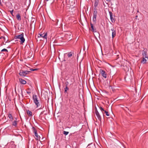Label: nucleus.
Wrapping results in <instances>:
<instances>
[{"mask_svg": "<svg viewBox=\"0 0 148 148\" xmlns=\"http://www.w3.org/2000/svg\"><path fill=\"white\" fill-rule=\"evenodd\" d=\"M12 14V16H14V15H13V13H12V14Z\"/></svg>", "mask_w": 148, "mask_h": 148, "instance_id": "obj_34", "label": "nucleus"}, {"mask_svg": "<svg viewBox=\"0 0 148 148\" xmlns=\"http://www.w3.org/2000/svg\"><path fill=\"white\" fill-rule=\"evenodd\" d=\"M32 130L33 132L34 133V134L37 133V130L34 127H32Z\"/></svg>", "mask_w": 148, "mask_h": 148, "instance_id": "obj_19", "label": "nucleus"}, {"mask_svg": "<svg viewBox=\"0 0 148 148\" xmlns=\"http://www.w3.org/2000/svg\"><path fill=\"white\" fill-rule=\"evenodd\" d=\"M104 112L106 113V116H109V114L108 112L106 111V110L104 111Z\"/></svg>", "mask_w": 148, "mask_h": 148, "instance_id": "obj_25", "label": "nucleus"}, {"mask_svg": "<svg viewBox=\"0 0 148 148\" xmlns=\"http://www.w3.org/2000/svg\"><path fill=\"white\" fill-rule=\"evenodd\" d=\"M17 121L16 120L14 121L12 123V125L16 127L17 126Z\"/></svg>", "mask_w": 148, "mask_h": 148, "instance_id": "obj_17", "label": "nucleus"}, {"mask_svg": "<svg viewBox=\"0 0 148 148\" xmlns=\"http://www.w3.org/2000/svg\"><path fill=\"white\" fill-rule=\"evenodd\" d=\"M27 114L29 116H32V112L30 110H28L27 111Z\"/></svg>", "mask_w": 148, "mask_h": 148, "instance_id": "obj_16", "label": "nucleus"}, {"mask_svg": "<svg viewBox=\"0 0 148 148\" xmlns=\"http://www.w3.org/2000/svg\"><path fill=\"white\" fill-rule=\"evenodd\" d=\"M15 39H18L20 40V43L23 44L24 42L25 39L24 37V33H22L21 34L16 36L15 37Z\"/></svg>", "mask_w": 148, "mask_h": 148, "instance_id": "obj_3", "label": "nucleus"}, {"mask_svg": "<svg viewBox=\"0 0 148 148\" xmlns=\"http://www.w3.org/2000/svg\"><path fill=\"white\" fill-rule=\"evenodd\" d=\"M111 30L112 31V37L113 38L116 35V30L114 28H113L111 29Z\"/></svg>", "mask_w": 148, "mask_h": 148, "instance_id": "obj_9", "label": "nucleus"}, {"mask_svg": "<svg viewBox=\"0 0 148 148\" xmlns=\"http://www.w3.org/2000/svg\"><path fill=\"white\" fill-rule=\"evenodd\" d=\"M16 18L18 20V21H20L21 20V16L20 15V14H18L16 15Z\"/></svg>", "mask_w": 148, "mask_h": 148, "instance_id": "obj_13", "label": "nucleus"}, {"mask_svg": "<svg viewBox=\"0 0 148 148\" xmlns=\"http://www.w3.org/2000/svg\"><path fill=\"white\" fill-rule=\"evenodd\" d=\"M100 109L101 111H102V112L103 114V111H104H104H105V110H104V109L102 108L101 107L100 108Z\"/></svg>", "mask_w": 148, "mask_h": 148, "instance_id": "obj_26", "label": "nucleus"}, {"mask_svg": "<svg viewBox=\"0 0 148 148\" xmlns=\"http://www.w3.org/2000/svg\"><path fill=\"white\" fill-rule=\"evenodd\" d=\"M1 51L2 52H3V51H7V52H8V50L6 49H3Z\"/></svg>", "mask_w": 148, "mask_h": 148, "instance_id": "obj_27", "label": "nucleus"}, {"mask_svg": "<svg viewBox=\"0 0 148 148\" xmlns=\"http://www.w3.org/2000/svg\"><path fill=\"white\" fill-rule=\"evenodd\" d=\"M97 13V8H95L94 9L92 21L95 23H96Z\"/></svg>", "mask_w": 148, "mask_h": 148, "instance_id": "obj_4", "label": "nucleus"}, {"mask_svg": "<svg viewBox=\"0 0 148 148\" xmlns=\"http://www.w3.org/2000/svg\"><path fill=\"white\" fill-rule=\"evenodd\" d=\"M69 89V88L67 86H66L65 88H64V93H66L67 92V91Z\"/></svg>", "mask_w": 148, "mask_h": 148, "instance_id": "obj_21", "label": "nucleus"}, {"mask_svg": "<svg viewBox=\"0 0 148 148\" xmlns=\"http://www.w3.org/2000/svg\"><path fill=\"white\" fill-rule=\"evenodd\" d=\"M46 1H49V0H45Z\"/></svg>", "mask_w": 148, "mask_h": 148, "instance_id": "obj_35", "label": "nucleus"}, {"mask_svg": "<svg viewBox=\"0 0 148 148\" xmlns=\"http://www.w3.org/2000/svg\"><path fill=\"white\" fill-rule=\"evenodd\" d=\"M19 81L21 84H25L26 83V82L25 80L21 78L19 79Z\"/></svg>", "mask_w": 148, "mask_h": 148, "instance_id": "obj_11", "label": "nucleus"}, {"mask_svg": "<svg viewBox=\"0 0 148 148\" xmlns=\"http://www.w3.org/2000/svg\"><path fill=\"white\" fill-rule=\"evenodd\" d=\"M91 27L92 30V31L94 32H96V28H94L93 25V24L92 23H90Z\"/></svg>", "mask_w": 148, "mask_h": 148, "instance_id": "obj_14", "label": "nucleus"}, {"mask_svg": "<svg viewBox=\"0 0 148 148\" xmlns=\"http://www.w3.org/2000/svg\"><path fill=\"white\" fill-rule=\"evenodd\" d=\"M148 131V130L146 132H147Z\"/></svg>", "mask_w": 148, "mask_h": 148, "instance_id": "obj_36", "label": "nucleus"}, {"mask_svg": "<svg viewBox=\"0 0 148 148\" xmlns=\"http://www.w3.org/2000/svg\"><path fill=\"white\" fill-rule=\"evenodd\" d=\"M99 72L102 76L104 78H107V73L105 71L101 69H100V70Z\"/></svg>", "mask_w": 148, "mask_h": 148, "instance_id": "obj_6", "label": "nucleus"}, {"mask_svg": "<svg viewBox=\"0 0 148 148\" xmlns=\"http://www.w3.org/2000/svg\"><path fill=\"white\" fill-rule=\"evenodd\" d=\"M47 33H44L42 34H39L38 35V37H41L46 39H47Z\"/></svg>", "mask_w": 148, "mask_h": 148, "instance_id": "obj_7", "label": "nucleus"}, {"mask_svg": "<svg viewBox=\"0 0 148 148\" xmlns=\"http://www.w3.org/2000/svg\"><path fill=\"white\" fill-rule=\"evenodd\" d=\"M137 17H138V16L136 15V16L135 17V18L136 19H137Z\"/></svg>", "mask_w": 148, "mask_h": 148, "instance_id": "obj_33", "label": "nucleus"}, {"mask_svg": "<svg viewBox=\"0 0 148 148\" xmlns=\"http://www.w3.org/2000/svg\"><path fill=\"white\" fill-rule=\"evenodd\" d=\"M10 13L11 14H12V13H13V10H11V11H10Z\"/></svg>", "mask_w": 148, "mask_h": 148, "instance_id": "obj_29", "label": "nucleus"}, {"mask_svg": "<svg viewBox=\"0 0 148 148\" xmlns=\"http://www.w3.org/2000/svg\"><path fill=\"white\" fill-rule=\"evenodd\" d=\"M8 117H9V119L11 120H13V117L12 116V114L10 113H9L8 115Z\"/></svg>", "mask_w": 148, "mask_h": 148, "instance_id": "obj_18", "label": "nucleus"}, {"mask_svg": "<svg viewBox=\"0 0 148 148\" xmlns=\"http://www.w3.org/2000/svg\"><path fill=\"white\" fill-rule=\"evenodd\" d=\"M27 93L28 94H29L31 93V92L30 91H27Z\"/></svg>", "mask_w": 148, "mask_h": 148, "instance_id": "obj_30", "label": "nucleus"}, {"mask_svg": "<svg viewBox=\"0 0 148 148\" xmlns=\"http://www.w3.org/2000/svg\"><path fill=\"white\" fill-rule=\"evenodd\" d=\"M72 53L71 52H70V53H68V54H67L68 56L69 57H71V56H72Z\"/></svg>", "mask_w": 148, "mask_h": 148, "instance_id": "obj_24", "label": "nucleus"}, {"mask_svg": "<svg viewBox=\"0 0 148 148\" xmlns=\"http://www.w3.org/2000/svg\"><path fill=\"white\" fill-rule=\"evenodd\" d=\"M95 114L97 117L98 119L100 121H101V116L100 115L99 112L97 110H95Z\"/></svg>", "mask_w": 148, "mask_h": 148, "instance_id": "obj_10", "label": "nucleus"}, {"mask_svg": "<svg viewBox=\"0 0 148 148\" xmlns=\"http://www.w3.org/2000/svg\"><path fill=\"white\" fill-rule=\"evenodd\" d=\"M77 94L74 91L71 92L69 97V100L70 104H72L75 101V99L77 97Z\"/></svg>", "mask_w": 148, "mask_h": 148, "instance_id": "obj_1", "label": "nucleus"}, {"mask_svg": "<svg viewBox=\"0 0 148 148\" xmlns=\"http://www.w3.org/2000/svg\"><path fill=\"white\" fill-rule=\"evenodd\" d=\"M108 2H110V0H106Z\"/></svg>", "mask_w": 148, "mask_h": 148, "instance_id": "obj_32", "label": "nucleus"}, {"mask_svg": "<svg viewBox=\"0 0 148 148\" xmlns=\"http://www.w3.org/2000/svg\"><path fill=\"white\" fill-rule=\"evenodd\" d=\"M30 72L29 71H23V70H21L19 73V75L21 76H25L27 74Z\"/></svg>", "mask_w": 148, "mask_h": 148, "instance_id": "obj_5", "label": "nucleus"}, {"mask_svg": "<svg viewBox=\"0 0 148 148\" xmlns=\"http://www.w3.org/2000/svg\"><path fill=\"white\" fill-rule=\"evenodd\" d=\"M37 70V69H30V70L31 71H36V70Z\"/></svg>", "mask_w": 148, "mask_h": 148, "instance_id": "obj_28", "label": "nucleus"}, {"mask_svg": "<svg viewBox=\"0 0 148 148\" xmlns=\"http://www.w3.org/2000/svg\"><path fill=\"white\" fill-rule=\"evenodd\" d=\"M143 57L145 56V58H147L146 55V52L145 51L143 52Z\"/></svg>", "mask_w": 148, "mask_h": 148, "instance_id": "obj_23", "label": "nucleus"}, {"mask_svg": "<svg viewBox=\"0 0 148 148\" xmlns=\"http://www.w3.org/2000/svg\"><path fill=\"white\" fill-rule=\"evenodd\" d=\"M109 13L110 14V19H111V22L112 23L114 22L115 21V20L114 18V17H113L112 13L111 12H109Z\"/></svg>", "mask_w": 148, "mask_h": 148, "instance_id": "obj_8", "label": "nucleus"}, {"mask_svg": "<svg viewBox=\"0 0 148 148\" xmlns=\"http://www.w3.org/2000/svg\"><path fill=\"white\" fill-rule=\"evenodd\" d=\"M36 136V139L37 140H40V137L39 136H38L37 133L34 134Z\"/></svg>", "mask_w": 148, "mask_h": 148, "instance_id": "obj_15", "label": "nucleus"}, {"mask_svg": "<svg viewBox=\"0 0 148 148\" xmlns=\"http://www.w3.org/2000/svg\"><path fill=\"white\" fill-rule=\"evenodd\" d=\"M69 133V132H66L65 131H64L63 132V134H64L66 135H68Z\"/></svg>", "mask_w": 148, "mask_h": 148, "instance_id": "obj_22", "label": "nucleus"}, {"mask_svg": "<svg viewBox=\"0 0 148 148\" xmlns=\"http://www.w3.org/2000/svg\"><path fill=\"white\" fill-rule=\"evenodd\" d=\"M146 61H147L145 59L144 57H143V58L142 60V61H141V63H142L143 64H145L146 63Z\"/></svg>", "mask_w": 148, "mask_h": 148, "instance_id": "obj_20", "label": "nucleus"}, {"mask_svg": "<svg viewBox=\"0 0 148 148\" xmlns=\"http://www.w3.org/2000/svg\"><path fill=\"white\" fill-rule=\"evenodd\" d=\"M33 99L34 103L36 106V107L38 108L40 107V108H39L38 109H42L44 108V106H43L42 107V106H40V104L39 101L38 97L36 95H33Z\"/></svg>", "mask_w": 148, "mask_h": 148, "instance_id": "obj_2", "label": "nucleus"}, {"mask_svg": "<svg viewBox=\"0 0 148 148\" xmlns=\"http://www.w3.org/2000/svg\"><path fill=\"white\" fill-rule=\"evenodd\" d=\"M99 3V0H95V2L94 6L96 8L97 7Z\"/></svg>", "mask_w": 148, "mask_h": 148, "instance_id": "obj_12", "label": "nucleus"}, {"mask_svg": "<svg viewBox=\"0 0 148 148\" xmlns=\"http://www.w3.org/2000/svg\"><path fill=\"white\" fill-rule=\"evenodd\" d=\"M0 5H2V4L1 3V0H0Z\"/></svg>", "mask_w": 148, "mask_h": 148, "instance_id": "obj_31", "label": "nucleus"}]
</instances>
